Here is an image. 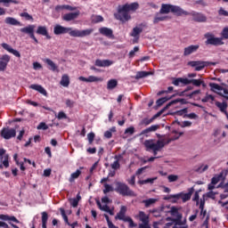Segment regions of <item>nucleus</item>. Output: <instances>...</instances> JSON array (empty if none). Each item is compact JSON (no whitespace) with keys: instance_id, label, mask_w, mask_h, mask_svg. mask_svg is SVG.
<instances>
[{"instance_id":"f257e3e1","label":"nucleus","mask_w":228,"mask_h":228,"mask_svg":"<svg viewBox=\"0 0 228 228\" xmlns=\"http://www.w3.org/2000/svg\"><path fill=\"white\" fill-rule=\"evenodd\" d=\"M144 145L149 152H153L154 156H156L158 152L165 147V141L158 140L157 142H154L152 140H148L144 142Z\"/></svg>"},{"instance_id":"f03ea898","label":"nucleus","mask_w":228,"mask_h":228,"mask_svg":"<svg viewBox=\"0 0 228 228\" xmlns=\"http://www.w3.org/2000/svg\"><path fill=\"white\" fill-rule=\"evenodd\" d=\"M177 102H182L183 104H184V99H176L174 100L172 102H170L168 104H167V106L165 108H163L160 111H159L157 114H155L151 118H145L143 120V124L145 126H149V124H152V122H154V120H156V118H158L159 117H161V115H163V113L165 112L166 110H168V108H170V106H172V104H177Z\"/></svg>"},{"instance_id":"7ed1b4c3","label":"nucleus","mask_w":228,"mask_h":228,"mask_svg":"<svg viewBox=\"0 0 228 228\" xmlns=\"http://www.w3.org/2000/svg\"><path fill=\"white\" fill-rule=\"evenodd\" d=\"M115 191L123 197H134V192L129 186L122 182L116 183Z\"/></svg>"},{"instance_id":"20e7f679","label":"nucleus","mask_w":228,"mask_h":228,"mask_svg":"<svg viewBox=\"0 0 228 228\" xmlns=\"http://www.w3.org/2000/svg\"><path fill=\"white\" fill-rule=\"evenodd\" d=\"M204 37L207 39L205 42L206 45H224V38L216 37L211 32L206 33Z\"/></svg>"},{"instance_id":"39448f33","label":"nucleus","mask_w":228,"mask_h":228,"mask_svg":"<svg viewBox=\"0 0 228 228\" xmlns=\"http://www.w3.org/2000/svg\"><path fill=\"white\" fill-rule=\"evenodd\" d=\"M191 83H192V85L194 86H200V85L202 84V80L178 77L173 81V85H175V86H179L181 84L182 85H191Z\"/></svg>"},{"instance_id":"423d86ee","label":"nucleus","mask_w":228,"mask_h":228,"mask_svg":"<svg viewBox=\"0 0 228 228\" xmlns=\"http://www.w3.org/2000/svg\"><path fill=\"white\" fill-rule=\"evenodd\" d=\"M193 191H195V189L193 187L190 188L188 190V193H178L170 195L169 198H166V200H168V199H182L183 202H188L191 199V195H193Z\"/></svg>"},{"instance_id":"0eeeda50","label":"nucleus","mask_w":228,"mask_h":228,"mask_svg":"<svg viewBox=\"0 0 228 228\" xmlns=\"http://www.w3.org/2000/svg\"><path fill=\"white\" fill-rule=\"evenodd\" d=\"M209 86H210L212 92H215V94L221 95V97H224V99H227V101H228V96H227L228 89H225L216 83H210Z\"/></svg>"},{"instance_id":"6e6552de","label":"nucleus","mask_w":228,"mask_h":228,"mask_svg":"<svg viewBox=\"0 0 228 228\" xmlns=\"http://www.w3.org/2000/svg\"><path fill=\"white\" fill-rule=\"evenodd\" d=\"M114 17L117 20H120L122 24H126L128 20H131V14L122 10V7H119L118 12L114 14Z\"/></svg>"},{"instance_id":"1a4fd4ad","label":"nucleus","mask_w":228,"mask_h":228,"mask_svg":"<svg viewBox=\"0 0 228 228\" xmlns=\"http://www.w3.org/2000/svg\"><path fill=\"white\" fill-rule=\"evenodd\" d=\"M188 65H190V67H192L197 72H199L200 70H203L205 67H208L209 65H215V63L202 61H191L188 62Z\"/></svg>"},{"instance_id":"9d476101","label":"nucleus","mask_w":228,"mask_h":228,"mask_svg":"<svg viewBox=\"0 0 228 228\" xmlns=\"http://www.w3.org/2000/svg\"><path fill=\"white\" fill-rule=\"evenodd\" d=\"M35 28H37V26L28 25L25 28H21L20 31V33H23V35H28V37L34 40L35 44H38V39H37V37H35Z\"/></svg>"},{"instance_id":"9b49d317","label":"nucleus","mask_w":228,"mask_h":228,"mask_svg":"<svg viewBox=\"0 0 228 228\" xmlns=\"http://www.w3.org/2000/svg\"><path fill=\"white\" fill-rule=\"evenodd\" d=\"M53 33L54 35H67V33H69V37H72L73 29L70 27L55 25L53 28Z\"/></svg>"},{"instance_id":"f8f14e48","label":"nucleus","mask_w":228,"mask_h":228,"mask_svg":"<svg viewBox=\"0 0 228 228\" xmlns=\"http://www.w3.org/2000/svg\"><path fill=\"white\" fill-rule=\"evenodd\" d=\"M94 33V28H86L84 30L73 29L71 32V37L75 38H84V37H90Z\"/></svg>"},{"instance_id":"ddd939ff","label":"nucleus","mask_w":228,"mask_h":228,"mask_svg":"<svg viewBox=\"0 0 228 228\" xmlns=\"http://www.w3.org/2000/svg\"><path fill=\"white\" fill-rule=\"evenodd\" d=\"M16 134H17V132L13 128H11V129L4 128L1 131V136H3L4 140H10V138H15Z\"/></svg>"},{"instance_id":"4468645a","label":"nucleus","mask_w":228,"mask_h":228,"mask_svg":"<svg viewBox=\"0 0 228 228\" xmlns=\"http://www.w3.org/2000/svg\"><path fill=\"white\" fill-rule=\"evenodd\" d=\"M2 165H4V168H8L10 167V155L6 154V150L4 148L0 149V159H3Z\"/></svg>"},{"instance_id":"2eb2a0df","label":"nucleus","mask_w":228,"mask_h":228,"mask_svg":"<svg viewBox=\"0 0 228 228\" xmlns=\"http://www.w3.org/2000/svg\"><path fill=\"white\" fill-rule=\"evenodd\" d=\"M10 55L4 54L0 57V72L6 70V67H8V63H10Z\"/></svg>"},{"instance_id":"dca6fc26","label":"nucleus","mask_w":228,"mask_h":228,"mask_svg":"<svg viewBox=\"0 0 228 228\" xmlns=\"http://www.w3.org/2000/svg\"><path fill=\"white\" fill-rule=\"evenodd\" d=\"M224 179V174L220 173L219 175H215L211 179V183L208 184V190H215V185L218 184L219 182H221Z\"/></svg>"},{"instance_id":"f3484780","label":"nucleus","mask_w":228,"mask_h":228,"mask_svg":"<svg viewBox=\"0 0 228 228\" xmlns=\"http://www.w3.org/2000/svg\"><path fill=\"white\" fill-rule=\"evenodd\" d=\"M171 13H175V15H177L178 17H181L183 15H190V12L184 11L178 5H173Z\"/></svg>"},{"instance_id":"a211bd4d","label":"nucleus","mask_w":228,"mask_h":228,"mask_svg":"<svg viewBox=\"0 0 228 228\" xmlns=\"http://www.w3.org/2000/svg\"><path fill=\"white\" fill-rule=\"evenodd\" d=\"M123 12L129 13V12H136L138 10V3L126 4L122 7Z\"/></svg>"},{"instance_id":"6ab92c4d","label":"nucleus","mask_w":228,"mask_h":228,"mask_svg":"<svg viewBox=\"0 0 228 228\" xmlns=\"http://www.w3.org/2000/svg\"><path fill=\"white\" fill-rule=\"evenodd\" d=\"M200 47V46L199 45H192L187 46L184 48L183 55L190 56V54H193V53H197Z\"/></svg>"},{"instance_id":"aec40b11","label":"nucleus","mask_w":228,"mask_h":228,"mask_svg":"<svg viewBox=\"0 0 228 228\" xmlns=\"http://www.w3.org/2000/svg\"><path fill=\"white\" fill-rule=\"evenodd\" d=\"M37 35H42V37H45L47 40H51V36L47 31V27L45 26H38L36 31Z\"/></svg>"},{"instance_id":"412c9836","label":"nucleus","mask_w":228,"mask_h":228,"mask_svg":"<svg viewBox=\"0 0 228 228\" xmlns=\"http://www.w3.org/2000/svg\"><path fill=\"white\" fill-rule=\"evenodd\" d=\"M3 49H5L8 53H11V54H13L16 56V58H20V53L19 51L12 48V46L6 43H3L2 45Z\"/></svg>"},{"instance_id":"4be33fe9","label":"nucleus","mask_w":228,"mask_h":228,"mask_svg":"<svg viewBox=\"0 0 228 228\" xmlns=\"http://www.w3.org/2000/svg\"><path fill=\"white\" fill-rule=\"evenodd\" d=\"M95 67H111L113 61L97 59L94 62Z\"/></svg>"},{"instance_id":"5701e85b","label":"nucleus","mask_w":228,"mask_h":228,"mask_svg":"<svg viewBox=\"0 0 228 228\" xmlns=\"http://www.w3.org/2000/svg\"><path fill=\"white\" fill-rule=\"evenodd\" d=\"M159 127H161L159 125H152L151 126L145 128L143 130V136H151V134H152V133H156Z\"/></svg>"},{"instance_id":"b1692460","label":"nucleus","mask_w":228,"mask_h":228,"mask_svg":"<svg viewBox=\"0 0 228 228\" xmlns=\"http://www.w3.org/2000/svg\"><path fill=\"white\" fill-rule=\"evenodd\" d=\"M142 32V28L135 27L133 28L132 32L130 33V37H134L133 44H137L140 38V33Z\"/></svg>"},{"instance_id":"393cba45","label":"nucleus","mask_w":228,"mask_h":228,"mask_svg":"<svg viewBox=\"0 0 228 228\" xmlns=\"http://www.w3.org/2000/svg\"><path fill=\"white\" fill-rule=\"evenodd\" d=\"M191 15L193 20H195L196 22H206V20H208V18L203 13L192 12Z\"/></svg>"},{"instance_id":"a878e982","label":"nucleus","mask_w":228,"mask_h":228,"mask_svg":"<svg viewBox=\"0 0 228 228\" xmlns=\"http://www.w3.org/2000/svg\"><path fill=\"white\" fill-rule=\"evenodd\" d=\"M77 17H79V12L66 13L63 15L62 19L66 20V22H70V20H75Z\"/></svg>"},{"instance_id":"bb28decb","label":"nucleus","mask_w":228,"mask_h":228,"mask_svg":"<svg viewBox=\"0 0 228 228\" xmlns=\"http://www.w3.org/2000/svg\"><path fill=\"white\" fill-rule=\"evenodd\" d=\"M99 33L103 35V37H107L108 38H112L113 30L111 28H108L106 27H102L99 28Z\"/></svg>"},{"instance_id":"cd10ccee","label":"nucleus","mask_w":228,"mask_h":228,"mask_svg":"<svg viewBox=\"0 0 228 228\" xmlns=\"http://www.w3.org/2000/svg\"><path fill=\"white\" fill-rule=\"evenodd\" d=\"M172 8H173V4H161V8L159 10V13H164V14H168V13H172Z\"/></svg>"},{"instance_id":"c85d7f7f","label":"nucleus","mask_w":228,"mask_h":228,"mask_svg":"<svg viewBox=\"0 0 228 228\" xmlns=\"http://www.w3.org/2000/svg\"><path fill=\"white\" fill-rule=\"evenodd\" d=\"M29 88H31V90H36V92H39L42 95L47 96V91H45V89L40 85L32 84Z\"/></svg>"},{"instance_id":"c756f323","label":"nucleus","mask_w":228,"mask_h":228,"mask_svg":"<svg viewBox=\"0 0 228 228\" xmlns=\"http://www.w3.org/2000/svg\"><path fill=\"white\" fill-rule=\"evenodd\" d=\"M183 218H172V217H167V222H173L175 223L174 228H177V225H184L186 224V219L184 221L182 220Z\"/></svg>"},{"instance_id":"7c9ffc66","label":"nucleus","mask_w":228,"mask_h":228,"mask_svg":"<svg viewBox=\"0 0 228 228\" xmlns=\"http://www.w3.org/2000/svg\"><path fill=\"white\" fill-rule=\"evenodd\" d=\"M5 24H9L10 26H22L20 21L17 20L15 18L7 17L4 20Z\"/></svg>"},{"instance_id":"2f4dec72","label":"nucleus","mask_w":228,"mask_h":228,"mask_svg":"<svg viewBox=\"0 0 228 228\" xmlns=\"http://www.w3.org/2000/svg\"><path fill=\"white\" fill-rule=\"evenodd\" d=\"M127 211V208L126 206H122L120 208L119 212L116 216V220H122L126 216V213Z\"/></svg>"},{"instance_id":"473e14b6","label":"nucleus","mask_w":228,"mask_h":228,"mask_svg":"<svg viewBox=\"0 0 228 228\" xmlns=\"http://www.w3.org/2000/svg\"><path fill=\"white\" fill-rule=\"evenodd\" d=\"M118 86V81H117V79L115 78L110 79L107 83V90H113L117 88Z\"/></svg>"},{"instance_id":"72a5a7b5","label":"nucleus","mask_w":228,"mask_h":228,"mask_svg":"<svg viewBox=\"0 0 228 228\" xmlns=\"http://www.w3.org/2000/svg\"><path fill=\"white\" fill-rule=\"evenodd\" d=\"M163 15H165V14L164 13H160V12L157 13L155 15L153 22L155 24H158V22H163V20H167V19H168V16H163Z\"/></svg>"},{"instance_id":"f704fd0d","label":"nucleus","mask_w":228,"mask_h":228,"mask_svg":"<svg viewBox=\"0 0 228 228\" xmlns=\"http://www.w3.org/2000/svg\"><path fill=\"white\" fill-rule=\"evenodd\" d=\"M168 213H170L172 216H175V218H183V214L179 213V210L175 207H172Z\"/></svg>"},{"instance_id":"c9c22d12","label":"nucleus","mask_w":228,"mask_h":228,"mask_svg":"<svg viewBox=\"0 0 228 228\" xmlns=\"http://www.w3.org/2000/svg\"><path fill=\"white\" fill-rule=\"evenodd\" d=\"M216 106L220 110L222 113H225L227 111V102H216Z\"/></svg>"},{"instance_id":"e433bc0d","label":"nucleus","mask_w":228,"mask_h":228,"mask_svg":"<svg viewBox=\"0 0 228 228\" xmlns=\"http://www.w3.org/2000/svg\"><path fill=\"white\" fill-rule=\"evenodd\" d=\"M45 63L50 66L49 69L50 70H53V72H55V70H58V66L51 59H45Z\"/></svg>"},{"instance_id":"4c0bfd02","label":"nucleus","mask_w":228,"mask_h":228,"mask_svg":"<svg viewBox=\"0 0 228 228\" xmlns=\"http://www.w3.org/2000/svg\"><path fill=\"white\" fill-rule=\"evenodd\" d=\"M194 4H199L202 8H207L211 4V0H196L194 1Z\"/></svg>"},{"instance_id":"58836bf2","label":"nucleus","mask_w":228,"mask_h":228,"mask_svg":"<svg viewBox=\"0 0 228 228\" xmlns=\"http://www.w3.org/2000/svg\"><path fill=\"white\" fill-rule=\"evenodd\" d=\"M165 206L160 207L159 209H153L151 211V213H152L153 216H155V218H159V216H161V213H163V211H165Z\"/></svg>"},{"instance_id":"ea45409f","label":"nucleus","mask_w":228,"mask_h":228,"mask_svg":"<svg viewBox=\"0 0 228 228\" xmlns=\"http://www.w3.org/2000/svg\"><path fill=\"white\" fill-rule=\"evenodd\" d=\"M41 215L42 228H47V220H49V215L47 214V212H42Z\"/></svg>"},{"instance_id":"a19ab883","label":"nucleus","mask_w":228,"mask_h":228,"mask_svg":"<svg viewBox=\"0 0 228 228\" xmlns=\"http://www.w3.org/2000/svg\"><path fill=\"white\" fill-rule=\"evenodd\" d=\"M61 86H69L70 85V78L69 77V75H63L61 79Z\"/></svg>"},{"instance_id":"79ce46f5","label":"nucleus","mask_w":228,"mask_h":228,"mask_svg":"<svg viewBox=\"0 0 228 228\" xmlns=\"http://www.w3.org/2000/svg\"><path fill=\"white\" fill-rule=\"evenodd\" d=\"M80 175H81V169H77L76 172L70 175V177L69 179V183H74V181H76V179H77Z\"/></svg>"},{"instance_id":"37998d69","label":"nucleus","mask_w":228,"mask_h":228,"mask_svg":"<svg viewBox=\"0 0 228 228\" xmlns=\"http://www.w3.org/2000/svg\"><path fill=\"white\" fill-rule=\"evenodd\" d=\"M143 202H144L145 208H151V206H154V204L158 202V199L151 198V199L145 200Z\"/></svg>"},{"instance_id":"c03bdc74","label":"nucleus","mask_w":228,"mask_h":228,"mask_svg":"<svg viewBox=\"0 0 228 228\" xmlns=\"http://www.w3.org/2000/svg\"><path fill=\"white\" fill-rule=\"evenodd\" d=\"M102 82L103 79L102 77H95V76H89L87 77V83H97V82Z\"/></svg>"},{"instance_id":"a18cd8bd","label":"nucleus","mask_w":228,"mask_h":228,"mask_svg":"<svg viewBox=\"0 0 228 228\" xmlns=\"http://www.w3.org/2000/svg\"><path fill=\"white\" fill-rule=\"evenodd\" d=\"M123 222H128L129 224V227H136V224H134V221H133V218H131L130 216H125L123 217V219H120Z\"/></svg>"},{"instance_id":"49530a36","label":"nucleus","mask_w":228,"mask_h":228,"mask_svg":"<svg viewBox=\"0 0 228 228\" xmlns=\"http://www.w3.org/2000/svg\"><path fill=\"white\" fill-rule=\"evenodd\" d=\"M60 211L65 224H67V225H70V223L69 222V216H67V214L65 213V209L61 208Z\"/></svg>"},{"instance_id":"de8ad7c7","label":"nucleus","mask_w":228,"mask_h":228,"mask_svg":"<svg viewBox=\"0 0 228 228\" xmlns=\"http://www.w3.org/2000/svg\"><path fill=\"white\" fill-rule=\"evenodd\" d=\"M167 101H170V98H167V97H163V98H160L159 99L157 102H156V104L157 106H163V104H165V102H167Z\"/></svg>"},{"instance_id":"09e8293b","label":"nucleus","mask_w":228,"mask_h":228,"mask_svg":"<svg viewBox=\"0 0 228 228\" xmlns=\"http://www.w3.org/2000/svg\"><path fill=\"white\" fill-rule=\"evenodd\" d=\"M103 193L106 195V193H110V191H113V187L108 183L103 184Z\"/></svg>"},{"instance_id":"8fccbe9b","label":"nucleus","mask_w":228,"mask_h":228,"mask_svg":"<svg viewBox=\"0 0 228 228\" xmlns=\"http://www.w3.org/2000/svg\"><path fill=\"white\" fill-rule=\"evenodd\" d=\"M87 139L89 145H92L94 143V140L95 139V134L94 132H91L87 134Z\"/></svg>"},{"instance_id":"3c124183","label":"nucleus","mask_w":228,"mask_h":228,"mask_svg":"<svg viewBox=\"0 0 228 228\" xmlns=\"http://www.w3.org/2000/svg\"><path fill=\"white\" fill-rule=\"evenodd\" d=\"M97 206L100 208V209H102V211H105L106 213H108V211H110V207L108 205H104L102 207V205H101V201H96Z\"/></svg>"},{"instance_id":"603ef678","label":"nucleus","mask_w":228,"mask_h":228,"mask_svg":"<svg viewBox=\"0 0 228 228\" xmlns=\"http://www.w3.org/2000/svg\"><path fill=\"white\" fill-rule=\"evenodd\" d=\"M140 51V47L134 46L128 53L129 58H134V54Z\"/></svg>"},{"instance_id":"864d4df0","label":"nucleus","mask_w":228,"mask_h":228,"mask_svg":"<svg viewBox=\"0 0 228 228\" xmlns=\"http://www.w3.org/2000/svg\"><path fill=\"white\" fill-rule=\"evenodd\" d=\"M0 3H4V6H10L8 4L12 3L13 4H19L17 0H0Z\"/></svg>"},{"instance_id":"5fc2aeb1","label":"nucleus","mask_w":228,"mask_h":228,"mask_svg":"<svg viewBox=\"0 0 228 228\" xmlns=\"http://www.w3.org/2000/svg\"><path fill=\"white\" fill-rule=\"evenodd\" d=\"M20 17H23L24 19H26L27 20H31L33 21V16H31L29 13L28 12H21L20 13Z\"/></svg>"},{"instance_id":"6e6d98bb","label":"nucleus","mask_w":228,"mask_h":228,"mask_svg":"<svg viewBox=\"0 0 228 228\" xmlns=\"http://www.w3.org/2000/svg\"><path fill=\"white\" fill-rule=\"evenodd\" d=\"M177 124L180 127H190V126H191V121H183V123L177 121Z\"/></svg>"},{"instance_id":"4d7b16f0","label":"nucleus","mask_w":228,"mask_h":228,"mask_svg":"<svg viewBox=\"0 0 228 228\" xmlns=\"http://www.w3.org/2000/svg\"><path fill=\"white\" fill-rule=\"evenodd\" d=\"M167 179H168L169 183H175V181H177L179 179V175H169L167 176Z\"/></svg>"},{"instance_id":"13d9d810","label":"nucleus","mask_w":228,"mask_h":228,"mask_svg":"<svg viewBox=\"0 0 228 228\" xmlns=\"http://www.w3.org/2000/svg\"><path fill=\"white\" fill-rule=\"evenodd\" d=\"M206 194L203 195L202 199L200 200V209L201 210V214H202V211H204V206L206 204Z\"/></svg>"},{"instance_id":"bf43d9fd","label":"nucleus","mask_w":228,"mask_h":228,"mask_svg":"<svg viewBox=\"0 0 228 228\" xmlns=\"http://www.w3.org/2000/svg\"><path fill=\"white\" fill-rule=\"evenodd\" d=\"M158 177H153V178H147L143 180V184H154V181H156Z\"/></svg>"},{"instance_id":"052dcab7","label":"nucleus","mask_w":228,"mask_h":228,"mask_svg":"<svg viewBox=\"0 0 228 228\" xmlns=\"http://www.w3.org/2000/svg\"><path fill=\"white\" fill-rule=\"evenodd\" d=\"M143 228H151V225L149 224V216H143Z\"/></svg>"},{"instance_id":"680f3d73","label":"nucleus","mask_w":228,"mask_h":228,"mask_svg":"<svg viewBox=\"0 0 228 228\" xmlns=\"http://www.w3.org/2000/svg\"><path fill=\"white\" fill-rule=\"evenodd\" d=\"M218 15H220L222 17H228V12L225 11L223 7H221L218 10Z\"/></svg>"},{"instance_id":"e2e57ef3","label":"nucleus","mask_w":228,"mask_h":228,"mask_svg":"<svg viewBox=\"0 0 228 228\" xmlns=\"http://www.w3.org/2000/svg\"><path fill=\"white\" fill-rule=\"evenodd\" d=\"M221 35H222V38H224V40H227V39H228V27H225V28L223 29Z\"/></svg>"},{"instance_id":"0e129e2a","label":"nucleus","mask_w":228,"mask_h":228,"mask_svg":"<svg viewBox=\"0 0 228 228\" xmlns=\"http://www.w3.org/2000/svg\"><path fill=\"white\" fill-rule=\"evenodd\" d=\"M37 129H43V131H47V129H49V126H47V124L41 122L38 126H37Z\"/></svg>"},{"instance_id":"69168bd1","label":"nucleus","mask_w":228,"mask_h":228,"mask_svg":"<svg viewBox=\"0 0 228 228\" xmlns=\"http://www.w3.org/2000/svg\"><path fill=\"white\" fill-rule=\"evenodd\" d=\"M110 167L113 170H118V168H120V163L118 160H116L110 165Z\"/></svg>"},{"instance_id":"338daca9","label":"nucleus","mask_w":228,"mask_h":228,"mask_svg":"<svg viewBox=\"0 0 228 228\" xmlns=\"http://www.w3.org/2000/svg\"><path fill=\"white\" fill-rule=\"evenodd\" d=\"M127 183L130 184V186H134L136 183V176L134 175H132L131 178L127 180Z\"/></svg>"},{"instance_id":"774afa93","label":"nucleus","mask_w":228,"mask_h":228,"mask_svg":"<svg viewBox=\"0 0 228 228\" xmlns=\"http://www.w3.org/2000/svg\"><path fill=\"white\" fill-rule=\"evenodd\" d=\"M125 134H129L130 136L132 134H134V128L133 126H130L125 130Z\"/></svg>"}]
</instances>
